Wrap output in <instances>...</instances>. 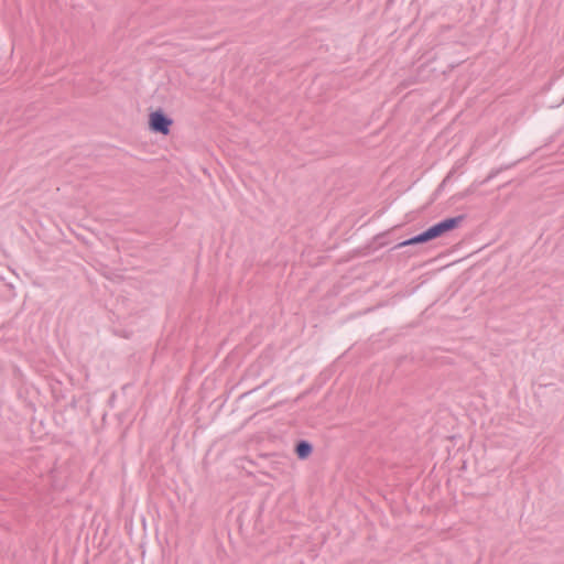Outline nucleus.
Segmentation results:
<instances>
[{"mask_svg":"<svg viewBox=\"0 0 564 564\" xmlns=\"http://www.w3.org/2000/svg\"><path fill=\"white\" fill-rule=\"evenodd\" d=\"M460 221H462V217L447 218V219L432 226L431 228H429L424 232L420 234L419 236H415L409 240L400 242L398 245V247L402 248L405 246L423 243L429 240L438 238V237L443 236L444 234L458 227Z\"/></svg>","mask_w":564,"mask_h":564,"instance_id":"f257e3e1","label":"nucleus"},{"mask_svg":"<svg viewBox=\"0 0 564 564\" xmlns=\"http://www.w3.org/2000/svg\"><path fill=\"white\" fill-rule=\"evenodd\" d=\"M173 119L162 109H155L148 115V128L154 133L167 135L171 132Z\"/></svg>","mask_w":564,"mask_h":564,"instance_id":"f03ea898","label":"nucleus"},{"mask_svg":"<svg viewBox=\"0 0 564 564\" xmlns=\"http://www.w3.org/2000/svg\"><path fill=\"white\" fill-rule=\"evenodd\" d=\"M313 444L307 440H297L294 444V454L300 460L307 459L313 453Z\"/></svg>","mask_w":564,"mask_h":564,"instance_id":"7ed1b4c3","label":"nucleus"}]
</instances>
